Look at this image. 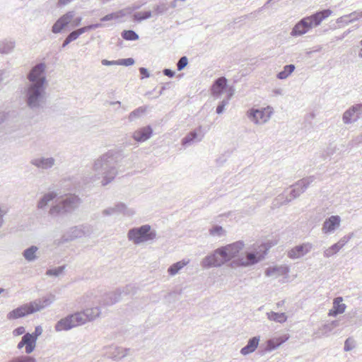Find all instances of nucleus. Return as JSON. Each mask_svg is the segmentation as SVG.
I'll return each mask as SVG.
<instances>
[{
    "instance_id": "obj_18",
    "label": "nucleus",
    "mask_w": 362,
    "mask_h": 362,
    "mask_svg": "<svg viewBox=\"0 0 362 362\" xmlns=\"http://www.w3.org/2000/svg\"><path fill=\"white\" fill-rule=\"evenodd\" d=\"M341 218L339 216L333 215L326 218L322 226L324 234H332L340 226Z\"/></svg>"
},
{
    "instance_id": "obj_14",
    "label": "nucleus",
    "mask_w": 362,
    "mask_h": 362,
    "mask_svg": "<svg viewBox=\"0 0 362 362\" xmlns=\"http://www.w3.org/2000/svg\"><path fill=\"white\" fill-rule=\"evenodd\" d=\"M362 115V104H356L347 109L342 115V121L345 124L356 122Z\"/></svg>"
},
{
    "instance_id": "obj_32",
    "label": "nucleus",
    "mask_w": 362,
    "mask_h": 362,
    "mask_svg": "<svg viewBox=\"0 0 362 362\" xmlns=\"http://www.w3.org/2000/svg\"><path fill=\"white\" fill-rule=\"evenodd\" d=\"M189 263V259H182L176 263L173 264L168 269V272L170 276L177 274L185 266Z\"/></svg>"
},
{
    "instance_id": "obj_52",
    "label": "nucleus",
    "mask_w": 362,
    "mask_h": 362,
    "mask_svg": "<svg viewBox=\"0 0 362 362\" xmlns=\"http://www.w3.org/2000/svg\"><path fill=\"white\" fill-rule=\"evenodd\" d=\"M77 39L76 35L72 31L70 33L68 36L64 40L62 47L64 48L66 45H68L70 42Z\"/></svg>"
},
{
    "instance_id": "obj_13",
    "label": "nucleus",
    "mask_w": 362,
    "mask_h": 362,
    "mask_svg": "<svg viewBox=\"0 0 362 362\" xmlns=\"http://www.w3.org/2000/svg\"><path fill=\"white\" fill-rule=\"evenodd\" d=\"M93 232V228L90 225H81L74 226L70 228L68 235H64V241H69L83 236H88Z\"/></svg>"
},
{
    "instance_id": "obj_64",
    "label": "nucleus",
    "mask_w": 362,
    "mask_h": 362,
    "mask_svg": "<svg viewBox=\"0 0 362 362\" xmlns=\"http://www.w3.org/2000/svg\"><path fill=\"white\" fill-rule=\"evenodd\" d=\"M358 57L362 59V40L359 42Z\"/></svg>"
},
{
    "instance_id": "obj_16",
    "label": "nucleus",
    "mask_w": 362,
    "mask_h": 362,
    "mask_svg": "<svg viewBox=\"0 0 362 362\" xmlns=\"http://www.w3.org/2000/svg\"><path fill=\"white\" fill-rule=\"evenodd\" d=\"M122 214L125 216H131L135 214L132 209H129L127 206L122 202L116 204L112 207H109L102 211V214L105 216H112L115 214Z\"/></svg>"
},
{
    "instance_id": "obj_25",
    "label": "nucleus",
    "mask_w": 362,
    "mask_h": 362,
    "mask_svg": "<svg viewBox=\"0 0 362 362\" xmlns=\"http://www.w3.org/2000/svg\"><path fill=\"white\" fill-rule=\"evenodd\" d=\"M59 193L57 191H51L44 194L38 200L37 203V208L38 209H45L52 202Z\"/></svg>"
},
{
    "instance_id": "obj_63",
    "label": "nucleus",
    "mask_w": 362,
    "mask_h": 362,
    "mask_svg": "<svg viewBox=\"0 0 362 362\" xmlns=\"http://www.w3.org/2000/svg\"><path fill=\"white\" fill-rule=\"evenodd\" d=\"M81 20H82L81 17L76 18L74 20V26H78L81 24Z\"/></svg>"
},
{
    "instance_id": "obj_43",
    "label": "nucleus",
    "mask_w": 362,
    "mask_h": 362,
    "mask_svg": "<svg viewBox=\"0 0 362 362\" xmlns=\"http://www.w3.org/2000/svg\"><path fill=\"white\" fill-rule=\"evenodd\" d=\"M168 8L169 7L165 3H160L153 7L154 13L156 16L165 14L168 11Z\"/></svg>"
},
{
    "instance_id": "obj_29",
    "label": "nucleus",
    "mask_w": 362,
    "mask_h": 362,
    "mask_svg": "<svg viewBox=\"0 0 362 362\" xmlns=\"http://www.w3.org/2000/svg\"><path fill=\"white\" fill-rule=\"evenodd\" d=\"M259 340L260 337L259 336L250 338L248 340L247 345L240 349V354L243 356H246L253 353L257 349Z\"/></svg>"
},
{
    "instance_id": "obj_58",
    "label": "nucleus",
    "mask_w": 362,
    "mask_h": 362,
    "mask_svg": "<svg viewBox=\"0 0 362 362\" xmlns=\"http://www.w3.org/2000/svg\"><path fill=\"white\" fill-rule=\"evenodd\" d=\"M339 325V322L337 320L332 321L329 324H326L325 327H329V330H326V332H331L333 328L337 327Z\"/></svg>"
},
{
    "instance_id": "obj_35",
    "label": "nucleus",
    "mask_w": 362,
    "mask_h": 362,
    "mask_svg": "<svg viewBox=\"0 0 362 362\" xmlns=\"http://www.w3.org/2000/svg\"><path fill=\"white\" fill-rule=\"evenodd\" d=\"M267 315L269 320L279 323H283L287 320V317L284 313H276L271 311L267 313Z\"/></svg>"
},
{
    "instance_id": "obj_54",
    "label": "nucleus",
    "mask_w": 362,
    "mask_h": 362,
    "mask_svg": "<svg viewBox=\"0 0 362 362\" xmlns=\"http://www.w3.org/2000/svg\"><path fill=\"white\" fill-rule=\"evenodd\" d=\"M351 238V235H345L337 242V244L339 245L341 248H342L349 241Z\"/></svg>"
},
{
    "instance_id": "obj_5",
    "label": "nucleus",
    "mask_w": 362,
    "mask_h": 362,
    "mask_svg": "<svg viewBox=\"0 0 362 362\" xmlns=\"http://www.w3.org/2000/svg\"><path fill=\"white\" fill-rule=\"evenodd\" d=\"M156 231L148 224L131 228L127 233L129 240L133 242L135 245L153 241L156 238Z\"/></svg>"
},
{
    "instance_id": "obj_53",
    "label": "nucleus",
    "mask_w": 362,
    "mask_h": 362,
    "mask_svg": "<svg viewBox=\"0 0 362 362\" xmlns=\"http://www.w3.org/2000/svg\"><path fill=\"white\" fill-rule=\"evenodd\" d=\"M118 65L129 66H132L135 63L133 58L121 59L117 60Z\"/></svg>"
},
{
    "instance_id": "obj_61",
    "label": "nucleus",
    "mask_w": 362,
    "mask_h": 362,
    "mask_svg": "<svg viewBox=\"0 0 362 362\" xmlns=\"http://www.w3.org/2000/svg\"><path fill=\"white\" fill-rule=\"evenodd\" d=\"M74 0H59L58 1V6H66L69 4L70 2L73 1Z\"/></svg>"
},
{
    "instance_id": "obj_20",
    "label": "nucleus",
    "mask_w": 362,
    "mask_h": 362,
    "mask_svg": "<svg viewBox=\"0 0 362 362\" xmlns=\"http://www.w3.org/2000/svg\"><path fill=\"white\" fill-rule=\"evenodd\" d=\"M312 247V245L309 243L297 245L288 252V257L293 259H298L308 254Z\"/></svg>"
},
{
    "instance_id": "obj_55",
    "label": "nucleus",
    "mask_w": 362,
    "mask_h": 362,
    "mask_svg": "<svg viewBox=\"0 0 362 362\" xmlns=\"http://www.w3.org/2000/svg\"><path fill=\"white\" fill-rule=\"evenodd\" d=\"M25 327L23 326H21V327H18L16 328L15 329H13L12 333L14 337H18V336L22 335L23 334H25Z\"/></svg>"
},
{
    "instance_id": "obj_28",
    "label": "nucleus",
    "mask_w": 362,
    "mask_h": 362,
    "mask_svg": "<svg viewBox=\"0 0 362 362\" xmlns=\"http://www.w3.org/2000/svg\"><path fill=\"white\" fill-rule=\"evenodd\" d=\"M342 297H337L333 300V307L329 310L328 315L336 317L339 314H342L345 312L346 305L342 303Z\"/></svg>"
},
{
    "instance_id": "obj_56",
    "label": "nucleus",
    "mask_w": 362,
    "mask_h": 362,
    "mask_svg": "<svg viewBox=\"0 0 362 362\" xmlns=\"http://www.w3.org/2000/svg\"><path fill=\"white\" fill-rule=\"evenodd\" d=\"M89 30H90L89 25H87V26L81 28L78 30H74V33L76 35V37L78 38L81 35H82L83 33L88 32Z\"/></svg>"
},
{
    "instance_id": "obj_45",
    "label": "nucleus",
    "mask_w": 362,
    "mask_h": 362,
    "mask_svg": "<svg viewBox=\"0 0 362 362\" xmlns=\"http://www.w3.org/2000/svg\"><path fill=\"white\" fill-rule=\"evenodd\" d=\"M7 362H36L35 358L30 356L22 355L16 357L12 358L11 360Z\"/></svg>"
},
{
    "instance_id": "obj_59",
    "label": "nucleus",
    "mask_w": 362,
    "mask_h": 362,
    "mask_svg": "<svg viewBox=\"0 0 362 362\" xmlns=\"http://www.w3.org/2000/svg\"><path fill=\"white\" fill-rule=\"evenodd\" d=\"M163 73L165 76L170 78H173L175 74V72L170 69H164Z\"/></svg>"
},
{
    "instance_id": "obj_49",
    "label": "nucleus",
    "mask_w": 362,
    "mask_h": 362,
    "mask_svg": "<svg viewBox=\"0 0 362 362\" xmlns=\"http://www.w3.org/2000/svg\"><path fill=\"white\" fill-rule=\"evenodd\" d=\"M65 266H61L53 269H49L47 270L46 274L47 276H59L64 270Z\"/></svg>"
},
{
    "instance_id": "obj_37",
    "label": "nucleus",
    "mask_w": 362,
    "mask_h": 362,
    "mask_svg": "<svg viewBox=\"0 0 362 362\" xmlns=\"http://www.w3.org/2000/svg\"><path fill=\"white\" fill-rule=\"evenodd\" d=\"M294 70L295 66L293 64L286 65L284 67V70L277 74V78L281 80L286 79L293 73Z\"/></svg>"
},
{
    "instance_id": "obj_57",
    "label": "nucleus",
    "mask_w": 362,
    "mask_h": 362,
    "mask_svg": "<svg viewBox=\"0 0 362 362\" xmlns=\"http://www.w3.org/2000/svg\"><path fill=\"white\" fill-rule=\"evenodd\" d=\"M101 64L104 66L118 65L117 60L109 61L107 59H103Z\"/></svg>"
},
{
    "instance_id": "obj_31",
    "label": "nucleus",
    "mask_w": 362,
    "mask_h": 362,
    "mask_svg": "<svg viewBox=\"0 0 362 362\" xmlns=\"http://www.w3.org/2000/svg\"><path fill=\"white\" fill-rule=\"evenodd\" d=\"M23 346L25 347V353L27 354H31L35 350V346L29 339L28 336L25 334L23 336L21 341L18 344L17 348L21 349Z\"/></svg>"
},
{
    "instance_id": "obj_34",
    "label": "nucleus",
    "mask_w": 362,
    "mask_h": 362,
    "mask_svg": "<svg viewBox=\"0 0 362 362\" xmlns=\"http://www.w3.org/2000/svg\"><path fill=\"white\" fill-rule=\"evenodd\" d=\"M37 250V246L32 245L23 252V256L28 262H33L37 258L36 255Z\"/></svg>"
},
{
    "instance_id": "obj_30",
    "label": "nucleus",
    "mask_w": 362,
    "mask_h": 362,
    "mask_svg": "<svg viewBox=\"0 0 362 362\" xmlns=\"http://www.w3.org/2000/svg\"><path fill=\"white\" fill-rule=\"evenodd\" d=\"M84 314V318L86 322L88 321L94 320L96 317H99L101 312L99 307L96 306L94 308H86L81 311Z\"/></svg>"
},
{
    "instance_id": "obj_50",
    "label": "nucleus",
    "mask_w": 362,
    "mask_h": 362,
    "mask_svg": "<svg viewBox=\"0 0 362 362\" xmlns=\"http://www.w3.org/2000/svg\"><path fill=\"white\" fill-rule=\"evenodd\" d=\"M188 64V59L186 56L182 57L177 63V69L178 71L183 70Z\"/></svg>"
},
{
    "instance_id": "obj_26",
    "label": "nucleus",
    "mask_w": 362,
    "mask_h": 362,
    "mask_svg": "<svg viewBox=\"0 0 362 362\" xmlns=\"http://www.w3.org/2000/svg\"><path fill=\"white\" fill-rule=\"evenodd\" d=\"M153 134V129L150 126L140 128L133 134L134 140L139 142H144L148 140Z\"/></svg>"
},
{
    "instance_id": "obj_60",
    "label": "nucleus",
    "mask_w": 362,
    "mask_h": 362,
    "mask_svg": "<svg viewBox=\"0 0 362 362\" xmlns=\"http://www.w3.org/2000/svg\"><path fill=\"white\" fill-rule=\"evenodd\" d=\"M139 72L142 75V78H148L150 76L148 69L144 67H141L139 69Z\"/></svg>"
},
{
    "instance_id": "obj_22",
    "label": "nucleus",
    "mask_w": 362,
    "mask_h": 362,
    "mask_svg": "<svg viewBox=\"0 0 362 362\" xmlns=\"http://www.w3.org/2000/svg\"><path fill=\"white\" fill-rule=\"evenodd\" d=\"M129 349H124L117 346H110L106 348L105 354L107 358H112L114 361H119L128 355Z\"/></svg>"
},
{
    "instance_id": "obj_19",
    "label": "nucleus",
    "mask_w": 362,
    "mask_h": 362,
    "mask_svg": "<svg viewBox=\"0 0 362 362\" xmlns=\"http://www.w3.org/2000/svg\"><path fill=\"white\" fill-rule=\"evenodd\" d=\"M74 11H69L61 16L52 25V31L54 33H59L72 21L74 17Z\"/></svg>"
},
{
    "instance_id": "obj_36",
    "label": "nucleus",
    "mask_w": 362,
    "mask_h": 362,
    "mask_svg": "<svg viewBox=\"0 0 362 362\" xmlns=\"http://www.w3.org/2000/svg\"><path fill=\"white\" fill-rule=\"evenodd\" d=\"M209 233L211 236L221 238L226 236V231L221 226L214 225L209 230Z\"/></svg>"
},
{
    "instance_id": "obj_6",
    "label": "nucleus",
    "mask_w": 362,
    "mask_h": 362,
    "mask_svg": "<svg viewBox=\"0 0 362 362\" xmlns=\"http://www.w3.org/2000/svg\"><path fill=\"white\" fill-rule=\"evenodd\" d=\"M81 203V200L78 196L70 194L58 204L52 206L49 210V214L57 216L59 214L72 212L79 206Z\"/></svg>"
},
{
    "instance_id": "obj_39",
    "label": "nucleus",
    "mask_w": 362,
    "mask_h": 362,
    "mask_svg": "<svg viewBox=\"0 0 362 362\" xmlns=\"http://www.w3.org/2000/svg\"><path fill=\"white\" fill-rule=\"evenodd\" d=\"M346 18H349V21H346V25H349V23H354V22L358 21V19L357 17V12L354 11L348 15H345V16L339 17V18H337V23H342V22H344V20H345Z\"/></svg>"
},
{
    "instance_id": "obj_2",
    "label": "nucleus",
    "mask_w": 362,
    "mask_h": 362,
    "mask_svg": "<svg viewBox=\"0 0 362 362\" xmlns=\"http://www.w3.org/2000/svg\"><path fill=\"white\" fill-rule=\"evenodd\" d=\"M243 247V241H237L220 247L203 258L200 264L204 269L220 267L236 257Z\"/></svg>"
},
{
    "instance_id": "obj_4",
    "label": "nucleus",
    "mask_w": 362,
    "mask_h": 362,
    "mask_svg": "<svg viewBox=\"0 0 362 362\" xmlns=\"http://www.w3.org/2000/svg\"><path fill=\"white\" fill-rule=\"evenodd\" d=\"M25 100L28 107L35 110L43 107L46 101V86L42 82L28 83L25 88Z\"/></svg>"
},
{
    "instance_id": "obj_9",
    "label": "nucleus",
    "mask_w": 362,
    "mask_h": 362,
    "mask_svg": "<svg viewBox=\"0 0 362 362\" xmlns=\"http://www.w3.org/2000/svg\"><path fill=\"white\" fill-rule=\"evenodd\" d=\"M274 113V109L271 106L259 109L251 108L247 112V116L254 124L261 125L267 123Z\"/></svg>"
},
{
    "instance_id": "obj_42",
    "label": "nucleus",
    "mask_w": 362,
    "mask_h": 362,
    "mask_svg": "<svg viewBox=\"0 0 362 362\" xmlns=\"http://www.w3.org/2000/svg\"><path fill=\"white\" fill-rule=\"evenodd\" d=\"M122 37L126 40H136L139 39V35L132 30H124L121 34Z\"/></svg>"
},
{
    "instance_id": "obj_1",
    "label": "nucleus",
    "mask_w": 362,
    "mask_h": 362,
    "mask_svg": "<svg viewBox=\"0 0 362 362\" xmlns=\"http://www.w3.org/2000/svg\"><path fill=\"white\" fill-rule=\"evenodd\" d=\"M119 155L107 152L98 158L93 164V181H98L105 186L114 180L117 174V165Z\"/></svg>"
},
{
    "instance_id": "obj_17",
    "label": "nucleus",
    "mask_w": 362,
    "mask_h": 362,
    "mask_svg": "<svg viewBox=\"0 0 362 362\" xmlns=\"http://www.w3.org/2000/svg\"><path fill=\"white\" fill-rule=\"evenodd\" d=\"M30 163L38 169L47 170L51 169L55 165L56 160L53 157L38 156L32 158Z\"/></svg>"
},
{
    "instance_id": "obj_27",
    "label": "nucleus",
    "mask_w": 362,
    "mask_h": 362,
    "mask_svg": "<svg viewBox=\"0 0 362 362\" xmlns=\"http://www.w3.org/2000/svg\"><path fill=\"white\" fill-rule=\"evenodd\" d=\"M289 272L288 267L286 265H279L268 267L265 270V274L267 276H274L275 278L286 275Z\"/></svg>"
},
{
    "instance_id": "obj_48",
    "label": "nucleus",
    "mask_w": 362,
    "mask_h": 362,
    "mask_svg": "<svg viewBox=\"0 0 362 362\" xmlns=\"http://www.w3.org/2000/svg\"><path fill=\"white\" fill-rule=\"evenodd\" d=\"M122 16H123L122 11H120L119 12L111 13H109V14L103 16V18H101L100 21L105 22V21H112L114 19H118Z\"/></svg>"
},
{
    "instance_id": "obj_24",
    "label": "nucleus",
    "mask_w": 362,
    "mask_h": 362,
    "mask_svg": "<svg viewBox=\"0 0 362 362\" xmlns=\"http://www.w3.org/2000/svg\"><path fill=\"white\" fill-rule=\"evenodd\" d=\"M226 86L227 79L224 76L218 78L216 80H215L211 86V95L214 97L218 98L226 88Z\"/></svg>"
},
{
    "instance_id": "obj_62",
    "label": "nucleus",
    "mask_w": 362,
    "mask_h": 362,
    "mask_svg": "<svg viewBox=\"0 0 362 362\" xmlns=\"http://www.w3.org/2000/svg\"><path fill=\"white\" fill-rule=\"evenodd\" d=\"M101 27H103V24H101V23H95V24L89 25L90 30H94V29L101 28Z\"/></svg>"
},
{
    "instance_id": "obj_40",
    "label": "nucleus",
    "mask_w": 362,
    "mask_h": 362,
    "mask_svg": "<svg viewBox=\"0 0 362 362\" xmlns=\"http://www.w3.org/2000/svg\"><path fill=\"white\" fill-rule=\"evenodd\" d=\"M284 340L281 339H272L268 340L267 345V350L269 351H273L277 349L281 344L284 343Z\"/></svg>"
},
{
    "instance_id": "obj_47",
    "label": "nucleus",
    "mask_w": 362,
    "mask_h": 362,
    "mask_svg": "<svg viewBox=\"0 0 362 362\" xmlns=\"http://www.w3.org/2000/svg\"><path fill=\"white\" fill-rule=\"evenodd\" d=\"M146 111V109L143 107H138L137 109L132 111L129 115V121H134L136 118H139L141 115H142Z\"/></svg>"
},
{
    "instance_id": "obj_21",
    "label": "nucleus",
    "mask_w": 362,
    "mask_h": 362,
    "mask_svg": "<svg viewBox=\"0 0 362 362\" xmlns=\"http://www.w3.org/2000/svg\"><path fill=\"white\" fill-rule=\"evenodd\" d=\"M204 136V132L202 130V126L188 133L182 139V144L183 146H189L193 142H199L202 140Z\"/></svg>"
},
{
    "instance_id": "obj_15",
    "label": "nucleus",
    "mask_w": 362,
    "mask_h": 362,
    "mask_svg": "<svg viewBox=\"0 0 362 362\" xmlns=\"http://www.w3.org/2000/svg\"><path fill=\"white\" fill-rule=\"evenodd\" d=\"M33 306L30 302L25 303L10 311L7 314L6 317L9 320H13L33 314L35 313Z\"/></svg>"
},
{
    "instance_id": "obj_11",
    "label": "nucleus",
    "mask_w": 362,
    "mask_h": 362,
    "mask_svg": "<svg viewBox=\"0 0 362 362\" xmlns=\"http://www.w3.org/2000/svg\"><path fill=\"white\" fill-rule=\"evenodd\" d=\"M315 180L313 176L308 177L298 181L296 184L291 186L292 189L290 192V197H286L283 204H287L292 199L299 197L308 186Z\"/></svg>"
},
{
    "instance_id": "obj_23",
    "label": "nucleus",
    "mask_w": 362,
    "mask_h": 362,
    "mask_svg": "<svg viewBox=\"0 0 362 362\" xmlns=\"http://www.w3.org/2000/svg\"><path fill=\"white\" fill-rule=\"evenodd\" d=\"M54 300L55 296L50 294L47 296L42 297V298L36 299L33 301H31L30 303L31 305H33V308L34 309V312L36 313L50 305L54 301Z\"/></svg>"
},
{
    "instance_id": "obj_8",
    "label": "nucleus",
    "mask_w": 362,
    "mask_h": 362,
    "mask_svg": "<svg viewBox=\"0 0 362 362\" xmlns=\"http://www.w3.org/2000/svg\"><path fill=\"white\" fill-rule=\"evenodd\" d=\"M266 252L267 249L264 247L263 249L259 248V250L246 252L237 259L235 263L238 266L244 267L252 266L262 260Z\"/></svg>"
},
{
    "instance_id": "obj_12",
    "label": "nucleus",
    "mask_w": 362,
    "mask_h": 362,
    "mask_svg": "<svg viewBox=\"0 0 362 362\" xmlns=\"http://www.w3.org/2000/svg\"><path fill=\"white\" fill-rule=\"evenodd\" d=\"M45 68L46 65L45 63H39L33 66L28 74L29 83L42 82V84H46Z\"/></svg>"
},
{
    "instance_id": "obj_3",
    "label": "nucleus",
    "mask_w": 362,
    "mask_h": 362,
    "mask_svg": "<svg viewBox=\"0 0 362 362\" xmlns=\"http://www.w3.org/2000/svg\"><path fill=\"white\" fill-rule=\"evenodd\" d=\"M332 13L331 10L325 9L313 15L302 18L293 28L291 35L298 37L307 33L313 28L318 26L322 21L329 17Z\"/></svg>"
},
{
    "instance_id": "obj_44",
    "label": "nucleus",
    "mask_w": 362,
    "mask_h": 362,
    "mask_svg": "<svg viewBox=\"0 0 362 362\" xmlns=\"http://www.w3.org/2000/svg\"><path fill=\"white\" fill-rule=\"evenodd\" d=\"M341 249V248L337 243L324 251V256L326 257H332L334 254L337 253Z\"/></svg>"
},
{
    "instance_id": "obj_38",
    "label": "nucleus",
    "mask_w": 362,
    "mask_h": 362,
    "mask_svg": "<svg viewBox=\"0 0 362 362\" xmlns=\"http://www.w3.org/2000/svg\"><path fill=\"white\" fill-rule=\"evenodd\" d=\"M43 332V329L41 326H37L35 328L34 332L32 334L30 333H25L27 336H28L29 339L31 341L33 344H34L35 347L36 346V342L37 340L38 337H40Z\"/></svg>"
},
{
    "instance_id": "obj_41",
    "label": "nucleus",
    "mask_w": 362,
    "mask_h": 362,
    "mask_svg": "<svg viewBox=\"0 0 362 362\" xmlns=\"http://www.w3.org/2000/svg\"><path fill=\"white\" fill-rule=\"evenodd\" d=\"M152 16V12L151 11H146L144 12H136L134 14V20L138 22L150 18Z\"/></svg>"
},
{
    "instance_id": "obj_46",
    "label": "nucleus",
    "mask_w": 362,
    "mask_h": 362,
    "mask_svg": "<svg viewBox=\"0 0 362 362\" xmlns=\"http://www.w3.org/2000/svg\"><path fill=\"white\" fill-rule=\"evenodd\" d=\"M233 95V93H230L228 95L227 99L223 100L216 107V113L220 115L222 114L225 110V107L228 104L229 100H230Z\"/></svg>"
},
{
    "instance_id": "obj_10",
    "label": "nucleus",
    "mask_w": 362,
    "mask_h": 362,
    "mask_svg": "<svg viewBox=\"0 0 362 362\" xmlns=\"http://www.w3.org/2000/svg\"><path fill=\"white\" fill-rule=\"evenodd\" d=\"M134 288L131 285H128L123 288H119L114 292H110L105 294L103 296L102 300L100 302V304L104 306H110L112 305L115 303L119 301L124 296L134 294Z\"/></svg>"
},
{
    "instance_id": "obj_33",
    "label": "nucleus",
    "mask_w": 362,
    "mask_h": 362,
    "mask_svg": "<svg viewBox=\"0 0 362 362\" xmlns=\"http://www.w3.org/2000/svg\"><path fill=\"white\" fill-rule=\"evenodd\" d=\"M16 42L12 40H4L0 42V53L7 54L13 52Z\"/></svg>"
},
{
    "instance_id": "obj_51",
    "label": "nucleus",
    "mask_w": 362,
    "mask_h": 362,
    "mask_svg": "<svg viewBox=\"0 0 362 362\" xmlns=\"http://www.w3.org/2000/svg\"><path fill=\"white\" fill-rule=\"evenodd\" d=\"M355 347V341L351 338H348L344 342V350L345 351H349Z\"/></svg>"
},
{
    "instance_id": "obj_7",
    "label": "nucleus",
    "mask_w": 362,
    "mask_h": 362,
    "mask_svg": "<svg viewBox=\"0 0 362 362\" xmlns=\"http://www.w3.org/2000/svg\"><path fill=\"white\" fill-rule=\"evenodd\" d=\"M84 314L82 312H76L70 314L59 320L54 326L56 332L68 331L72 328L84 325L86 322Z\"/></svg>"
}]
</instances>
